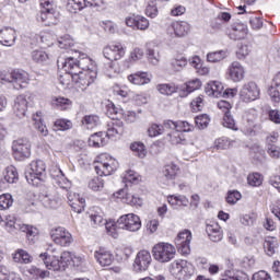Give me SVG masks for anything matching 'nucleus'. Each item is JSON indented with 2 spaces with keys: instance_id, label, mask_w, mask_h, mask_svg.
Returning <instances> with one entry per match:
<instances>
[{
  "instance_id": "f257e3e1",
  "label": "nucleus",
  "mask_w": 280,
  "mask_h": 280,
  "mask_svg": "<svg viewBox=\"0 0 280 280\" xmlns=\"http://www.w3.org/2000/svg\"><path fill=\"white\" fill-rule=\"evenodd\" d=\"M119 163L108 154H102L98 161L94 162V170L98 176H110L113 172H117Z\"/></svg>"
},
{
  "instance_id": "f03ea898",
  "label": "nucleus",
  "mask_w": 280,
  "mask_h": 280,
  "mask_svg": "<svg viewBox=\"0 0 280 280\" xmlns=\"http://www.w3.org/2000/svg\"><path fill=\"white\" fill-rule=\"evenodd\" d=\"M153 257L160 264H167L176 257V247L170 243H158L153 247Z\"/></svg>"
},
{
  "instance_id": "7ed1b4c3",
  "label": "nucleus",
  "mask_w": 280,
  "mask_h": 280,
  "mask_svg": "<svg viewBox=\"0 0 280 280\" xmlns=\"http://www.w3.org/2000/svg\"><path fill=\"white\" fill-rule=\"evenodd\" d=\"M115 226L130 231V233H137L141 229V219L135 213L124 214L117 220Z\"/></svg>"
},
{
  "instance_id": "20e7f679",
  "label": "nucleus",
  "mask_w": 280,
  "mask_h": 280,
  "mask_svg": "<svg viewBox=\"0 0 280 280\" xmlns=\"http://www.w3.org/2000/svg\"><path fill=\"white\" fill-rule=\"evenodd\" d=\"M12 152L15 161H25L32 155V144L30 140L20 138L12 143Z\"/></svg>"
},
{
  "instance_id": "39448f33",
  "label": "nucleus",
  "mask_w": 280,
  "mask_h": 280,
  "mask_svg": "<svg viewBox=\"0 0 280 280\" xmlns=\"http://www.w3.org/2000/svg\"><path fill=\"white\" fill-rule=\"evenodd\" d=\"M70 73L72 74L73 82L78 84L81 91H84L88 86H91V84H93L97 78V72L89 70L85 72L70 71Z\"/></svg>"
},
{
  "instance_id": "423d86ee",
  "label": "nucleus",
  "mask_w": 280,
  "mask_h": 280,
  "mask_svg": "<svg viewBox=\"0 0 280 280\" xmlns=\"http://www.w3.org/2000/svg\"><path fill=\"white\" fill-rule=\"evenodd\" d=\"M47 166L42 160L33 161L27 171L25 172V178L30 185H34L35 180H40V176H44Z\"/></svg>"
},
{
  "instance_id": "0eeeda50",
  "label": "nucleus",
  "mask_w": 280,
  "mask_h": 280,
  "mask_svg": "<svg viewBox=\"0 0 280 280\" xmlns=\"http://www.w3.org/2000/svg\"><path fill=\"white\" fill-rule=\"evenodd\" d=\"M242 102H255V100H259V95H261V92L259 90V86H257V83L254 81H249L245 83L238 93Z\"/></svg>"
},
{
  "instance_id": "6e6552de",
  "label": "nucleus",
  "mask_w": 280,
  "mask_h": 280,
  "mask_svg": "<svg viewBox=\"0 0 280 280\" xmlns=\"http://www.w3.org/2000/svg\"><path fill=\"white\" fill-rule=\"evenodd\" d=\"M86 65H91V59L83 58L75 61L73 57H69L65 60V62H62V68L66 69V71H69V73H71V71H81L82 73H86V71H93Z\"/></svg>"
},
{
  "instance_id": "1a4fd4ad",
  "label": "nucleus",
  "mask_w": 280,
  "mask_h": 280,
  "mask_svg": "<svg viewBox=\"0 0 280 280\" xmlns=\"http://www.w3.org/2000/svg\"><path fill=\"white\" fill-rule=\"evenodd\" d=\"M34 104V96L32 94H21L16 97L14 104L15 115L18 117H25L27 108Z\"/></svg>"
},
{
  "instance_id": "9d476101",
  "label": "nucleus",
  "mask_w": 280,
  "mask_h": 280,
  "mask_svg": "<svg viewBox=\"0 0 280 280\" xmlns=\"http://www.w3.org/2000/svg\"><path fill=\"white\" fill-rule=\"evenodd\" d=\"M104 58L110 60H121L126 56V49L120 43H113L104 47L103 49Z\"/></svg>"
},
{
  "instance_id": "9b49d317",
  "label": "nucleus",
  "mask_w": 280,
  "mask_h": 280,
  "mask_svg": "<svg viewBox=\"0 0 280 280\" xmlns=\"http://www.w3.org/2000/svg\"><path fill=\"white\" fill-rule=\"evenodd\" d=\"M40 202L46 209H58L62 202V197L56 190H48L39 195Z\"/></svg>"
},
{
  "instance_id": "f8f14e48",
  "label": "nucleus",
  "mask_w": 280,
  "mask_h": 280,
  "mask_svg": "<svg viewBox=\"0 0 280 280\" xmlns=\"http://www.w3.org/2000/svg\"><path fill=\"white\" fill-rule=\"evenodd\" d=\"M152 264V255L148 250H140L133 261L135 272H145Z\"/></svg>"
},
{
  "instance_id": "ddd939ff",
  "label": "nucleus",
  "mask_w": 280,
  "mask_h": 280,
  "mask_svg": "<svg viewBox=\"0 0 280 280\" xmlns=\"http://www.w3.org/2000/svg\"><path fill=\"white\" fill-rule=\"evenodd\" d=\"M189 23L187 22H173L166 30L170 38H183L189 34Z\"/></svg>"
},
{
  "instance_id": "4468645a",
  "label": "nucleus",
  "mask_w": 280,
  "mask_h": 280,
  "mask_svg": "<svg viewBox=\"0 0 280 280\" xmlns=\"http://www.w3.org/2000/svg\"><path fill=\"white\" fill-rule=\"evenodd\" d=\"M51 240L55 242V244H58V246H71L73 236L69 231H67V229L57 228L51 233Z\"/></svg>"
},
{
  "instance_id": "2eb2a0df",
  "label": "nucleus",
  "mask_w": 280,
  "mask_h": 280,
  "mask_svg": "<svg viewBox=\"0 0 280 280\" xmlns=\"http://www.w3.org/2000/svg\"><path fill=\"white\" fill-rule=\"evenodd\" d=\"M39 259H42L48 270H52L54 272H62L65 270L62 260L57 256H49V254L43 253L39 254Z\"/></svg>"
},
{
  "instance_id": "dca6fc26",
  "label": "nucleus",
  "mask_w": 280,
  "mask_h": 280,
  "mask_svg": "<svg viewBox=\"0 0 280 280\" xmlns=\"http://www.w3.org/2000/svg\"><path fill=\"white\" fill-rule=\"evenodd\" d=\"M30 83V73L24 70L11 71V84L14 89H25Z\"/></svg>"
},
{
  "instance_id": "f3484780",
  "label": "nucleus",
  "mask_w": 280,
  "mask_h": 280,
  "mask_svg": "<svg viewBox=\"0 0 280 280\" xmlns=\"http://www.w3.org/2000/svg\"><path fill=\"white\" fill-rule=\"evenodd\" d=\"M90 220H91V222H93L94 226H104L105 225L107 233H109V235H113L114 238L117 237V233H115V224L107 223L104 220V215L102 214V212L92 213L90 215Z\"/></svg>"
},
{
  "instance_id": "a211bd4d",
  "label": "nucleus",
  "mask_w": 280,
  "mask_h": 280,
  "mask_svg": "<svg viewBox=\"0 0 280 280\" xmlns=\"http://www.w3.org/2000/svg\"><path fill=\"white\" fill-rule=\"evenodd\" d=\"M68 202L74 213H82L86 207V200L84 197H81L79 194L69 192Z\"/></svg>"
},
{
  "instance_id": "6ab92c4d",
  "label": "nucleus",
  "mask_w": 280,
  "mask_h": 280,
  "mask_svg": "<svg viewBox=\"0 0 280 280\" xmlns=\"http://www.w3.org/2000/svg\"><path fill=\"white\" fill-rule=\"evenodd\" d=\"M16 43V31L12 27H4L0 30V45L4 47H13Z\"/></svg>"
},
{
  "instance_id": "aec40b11",
  "label": "nucleus",
  "mask_w": 280,
  "mask_h": 280,
  "mask_svg": "<svg viewBox=\"0 0 280 280\" xmlns=\"http://www.w3.org/2000/svg\"><path fill=\"white\" fill-rule=\"evenodd\" d=\"M244 67L242 63L234 61L228 69V75L232 82H242L244 80Z\"/></svg>"
},
{
  "instance_id": "412c9836",
  "label": "nucleus",
  "mask_w": 280,
  "mask_h": 280,
  "mask_svg": "<svg viewBox=\"0 0 280 280\" xmlns=\"http://www.w3.org/2000/svg\"><path fill=\"white\" fill-rule=\"evenodd\" d=\"M115 196L116 198H122V200L131 207H141V205H143V199H141V197L127 194L126 189L118 190Z\"/></svg>"
},
{
  "instance_id": "4be33fe9",
  "label": "nucleus",
  "mask_w": 280,
  "mask_h": 280,
  "mask_svg": "<svg viewBox=\"0 0 280 280\" xmlns=\"http://www.w3.org/2000/svg\"><path fill=\"white\" fill-rule=\"evenodd\" d=\"M207 95L212 97H222L224 93V85L220 81H210L205 89Z\"/></svg>"
},
{
  "instance_id": "5701e85b",
  "label": "nucleus",
  "mask_w": 280,
  "mask_h": 280,
  "mask_svg": "<svg viewBox=\"0 0 280 280\" xmlns=\"http://www.w3.org/2000/svg\"><path fill=\"white\" fill-rule=\"evenodd\" d=\"M206 233L208 234L211 242H222V228H220V224L212 223L206 225Z\"/></svg>"
},
{
  "instance_id": "b1692460",
  "label": "nucleus",
  "mask_w": 280,
  "mask_h": 280,
  "mask_svg": "<svg viewBox=\"0 0 280 280\" xmlns=\"http://www.w3.org/2000/svg\"><path fill=\"white\" fill-rule=\"evenodd\" d=\"M94 257L103 268L113 264V254H110V252L98 249L94 253Z\"/></svg>"
},
{
  "instance_id": "393cba45",
  "label": "nucleus",
  "mask_w": 280,
  "mask_h": 280,
  "mask_svg": "<svg viewBox=\"0 0 280 280\" xmlns=\"http://www.w3.org/2000/svg\"><path fill=\"white\" fill-rule=\"evenodd\" d=\"M124 135V121L121 120H114L112 124L108 125L106 137L108 139H113V137Z\"/></svg>"
},
{
  "instance_id": "a878e982",
  "label": "nucleus",
  "mask_w": 280,
  "mask_h": 280,
  "mask_svg": "<svg viewBox=\"0 0 280 280\" xmlns=\"http://www.w3.org/2000/svg\"><path fill=\"white\" fill-rule=\"evenodd\" d=\"M150 74L148 72H136L133 74L128 75V81L131 84H137L139 86L143 84H150Z\"/></svg>"
},
{
  "instance_id": "bb28decb",
  "label": "nucleus",
  "mask_w": 280,
  "mask_h": 280,
  "mask_svg": "<svg viewBox=\"0 0 280 280\" xmlns=\"http://www.w3.org/2000/svg\"><path fill=\"white\" fill-rule=\"evenodd\" d=\"M5 229L9 233L16 235V233H21L23 223L16 222L14 217L9 215L5 218Z\"/></svg>"
},
{
  "instance_id": "cd10ccee",
  "label": "nucleus",
  "mask_w": 280,
  "mask_h": 280,
  "mask_svg": "<svg viewBox=\"0 0 280 280\" xmlns=\"http://www.w3.org/2000/svg\"><path fill=\"white\" fill-rule=\"evenodd\" d=\"M247 28L243 24H236L233 26L232 31L229 34V37L232 40H242V38H246Z\"/></svg>"
},
{
  "instance_id": "c85d7f7f",
  "label": "nucleus",
  "mask_w": 280,
  "mask_h": 280,
  "mask_svg": "<svg viewBox=\"0 0 280 280\" xmlns=\"http://www.w3.org/2000/svg\"><path fill=\"white\" fill-rule=\"evenodd\" d=\"M170 67H171L172 71H174L175 73H178V72L183 71V69H185V67H187V58H185L183 56H177L176 58H173L171 60Z\"/></svg>"
},
{
  "instance_id": "c756f323",
  "label": "nucleus",
  "mask_w": 280,
  "mask_h": 280,
  "mask_svg": "<svg viewBox=\"0 0 280 280\" xmlns=\"http://www.w3.org/2000/svg\"><path fill=\"white\" fill-rule=\"evenodd\" d=\"M178 165L171 163L163 167L162 174L166 180H174L178 174Z\"/></svg>"
},
{
  "instance_id": "7c9ffc66",
  "label": "nucleus",
  "mask_w": 280,
  "mask_h": 280,
  "mask_svg": "<svg viewBox=\"0 0 280 280\" xmlns=\"http://www.w3.org/2000/svg\"><path fill=\"white\" fill-rule=\"evenodd\" d=\"M20 233H26V237L28 242H32L33 244L38 238V229H36L33 225H27L23 223L22 230H20Z\"/></svg>"
},
{
  "instance_id": "2f4dec72",
  "label": "nucleus",
  "mask_w": 280,
  "mask_h": 280,
  "mask_svg": "<svg viewBox=\"0 0 280 280\" xmlns=\"http://www.w3.org/2000/svg\"><path fill=\"white\" fill-rule=\"evenodd\" d=\"M4 180L10 184L19 182V171L13 165L8 166L3 173Z\"/></svg>"
},
{
  "instance_id": "473e14b6",
  "label": "nucleus",
  "mask_w": 280,
  "mask_h": 280,
  "mask_svg": "<svg viewBox=\"0 0 280 280\" xmlns=\"http://www.w3.org/2000/svg\"><path fill=\"white\" fill-rule=\"evenodd\" d=\"M277 246H279V243L276 237H267L264 243L265 253L272 257L277 250Z\"/></svg>"
},
{
  "instance_id": "72a5a7b5",
  "label": "nucleus",
  "mask_w": 280,
  "mask_h": 280,
  "mask_svg": "<svg viewBox=\"0 0 280 280\" xmlns=\"http://www.w3.org/2000/svg\"><path fill=\"white\" fill-rule=\"evenodd\" d=\"M91 148H102L106 145V140H104V132H96L89 138L88 141Z\"/></svg>"
},
{
  "instance_id": "f704fd0d",
  "label": "nucleus",
  "mask_w": 280,
  "mask_h": 280,
  "mask_svg": "<svg viewBox=\"0 0 280 280\" xmlns=\"http://www.w3.org/2000/svg\"><path fill=\"white\" fill-rule=\"evenodd\" d=\"M156 91H159L161 95H174V93L178 91V86L174 83H162L156 85Z\"/></svg>"
},
{
  "instance_id": "c9c22d12",
  "label": "nucleus",
  "mask_w": 280,
  "mask_h": 280,
  "mask_svg": "<svg viewBox=\"0 0 280 280\" xmlns=\"http://www.w3.org/2000/svg\"><path fill=\"white\" fill-rule=\"evenodd\" d=\"M229 56V50H218L207 55L208 62H222Z\"/></svg>"
},
{
  "instance_id": "e433bc0d",
  "label": "nucleus",
  "mask_w": 280,
  "mask_h": 280,
  "mask_svg": "<svg viewBox=\"0 0 280 280\" xmlns=\"http://www.w3.org/2000/svg\"><path fill=\"white\" fill-rule=\"evenodd\" d=\"M31 58L34 62H37V65H44V62L49 60V55L45 52V50H33Z\"/></svg>"
},
{
  "instance_id": "4c0bfd02",
  "label": "nucleus",
  "mask_w": 280,
  "mask_h": 280,
  "mask_svg": "<svg viewBox=\"0 0 280 280\" xmlns=\"http://www.w3.org/2000/svg\"><path fill=\"white\" fill-rule=\"evenodd\" d=\"M13 260L16 264H30L32 261V257L30 256V254L24 250V249H19L14 256H13Z\"/></svg>"
},
{
  "instance_id": "58836bf2",
  "label": "nucleus",
  "mask_w": 280,
  "mask_h": 280,
  "mask_svg": "<svg viewBox=\"0 0 280 280\" xmlns=\"http://www.w3.org/2000/svg\"><path fill=\"white\" fill-rule=\"evenodd\" d=\"M132 152H135L136 156H139V159H145L148 151L145 150V144L142 142H133L130 145Z\"/></svg>"
},
{
  "instance_id": "ea45409f",
  "label": "nucleus",
  "mask_w": 280,
  "mask_h": 280,
  "mask_svg": "<svg viewBox=\"0 0 280 280\" xmlns=\"http://www.w3.org/2000/svg\"><path fill=\"white\" fill-rule=\"evenodd\" d=\"M168 202L173 207L176 206V205H178V207H188L189 199L187 197L183 196V195L171 196V197H168Z\"/></svg>"
},
{
  "instance_id": "a19ab883",
  "label": "nucleus",
  "mask_w": 280,
  "mask_h": 280,
  "mask_svg": "<svg viewBox=\"0 0 280 280\" xmlns=\"http://www.w3.org/2000/svg\"><path fill=\"white\" fill-rule=\"evenodd\" d=\"M168 141L173 145H178V143H185V136L179 131H172L171 133H167Z\"/></svg>"
},
{
  "instance_id": "79ce46f5",
  "label": "nucleus",
  "mask_w": 280,
  "mask_h": 280,
  "mask_svg": "<svg viewBox=\"0 0 280 280\" xmlns=\"http://www.w3.org/2000/svg\"><path fill=\"white\" fill-rule=\"evenodd\" d=\"M233 145V141L229 138H219L214 141V148L217 150H229Z\"/></svg>"
},
{
  "instance_id": "37998d69",
  "label": "nucleus",
  "mask_w": 280,
  "mask_h": 280,
  "mask_svg": "<svg viewBox=\"0 0 280 280\" xmlns=\"http://www.w3.org/2000/svg\"><path fill=\"white\" fill-rule=\"evenodd\" d=\"M88 187L92 191H102L104 189V179L102 177H94L89 182Z\"/></svg>"
},
{
  "instance_id": "c03bdc74",
  "label": "nucleus",
  "mask_w": 280,
  "mask_h": 280,
  "mask_svg": "<svg viewBox=\"0 0 280 280\" xmlns=\"http://www.w3.org/2000/svg\"><path fill=\"white\" fill-rule=\"evenodd\" d=\"M171 273L177 279H183V260H176L171 265Z\"/></svg>"
},
{
  "instance_id": "a18cd8bd",
  "label": "nucleus",
  "mask_w": 280,
  "mask_h": 280,
  "mask_svg": "<svg viewBox=\"0 0 280 280\" xmlns=\"http://www.w3.org/2000/svg\"><path fill=\"white\" fill-rule=\"evenodd\" d=\"M72 102L69 98L66 97H56L52 101V105L57 106V108H60V110H67L69 106H71Z\"/></svg>"
},
{
  "instance_id": "49530a36",
  "label": "nucleus",
  "mask_w": 280,
  "mask_h": 280,
  "mask_svg": "<svg viewBox=\"0 0 280 280\" xmlns=\"http://www.w3.org/2000/svg\"><path fill=\"white\" fill-rule=\"evenodd\" d=\"M14 203V200L12 199V195L4 194L0 196V209L5 210L10 209V207Z\"/></svg>"
},
{
  "instance_id": "de8ad7c7",
  "label": "nucleus",
  "mask_w": 280,
  "mask_h": 280,
  "mask_svg": "<svg viewBox=\"0 0 280 280\" xmlns=\"http://www.w3.org/2000/svg\"><path fill=\"white\" fill-rule=\"evenodd\" d=\"M223 126L225 128H230L231 130H237V126L235 125V119L231 115V112H225L223 117Z\"/></svg>"
},
{
  "instance_id": "09e8293b",
  "label": "nucleus",
  "mask_w": 280,
  "mask_h": 280,
  "mask_svg": "<svg viewBox=\"0 0 280 280\" xmlns=\"http://www.w3.org/2000/svg\"><path fill=\"white\" fill-rule=\"evenodd\" d=\"M195 124L199 130H205L209 126V116L207 114H202L195 118Z\"/></svg>"
},
{
  "instance_id": "8fccbe9b",
  "label": "nucleus",
  "mask_w": 280,
  "mask_h": 280,
  "mask_svg": "<svg viewBox=\"0 0 280 280\" xmlns=\"http://www.w3.org/2000/svg\"><path fill=\"white\" fill-rule=\"evenodd\" d=\"M72 124L70 120L58 119L55 121L54 130H70L72 128Z\"/></svg>"
},
{
  "instance_id": "3c124183",
  "label": "nucleus",
  "mask_w": 280,
  "mask_h": 280,
  "mask_svg": "<svg viewBox=\"0 0 280 280\" xmlns=\"http://www.w3.org/2000/svg\"><path fill=\"white\" fill-rule=\"evenodd\" d=\"M58 44L61 49H68V47H73V38L70 35H63L58 38Z\"/></svg>"
},
{
  "instance_id": "603ef678",
  "label": "nucleus",
  "mask_w": 280,
  "mask_h": 280,
  "mask_svg": "<svg viewBox=\"0 0 280 280\" xmlns=\"http://www.w3.org/2000/svg\"><path fill=\"white\" fill-rule=\"evenodd\" d=\"M238 200H242V194L237 190H230L228 192L226 202L228 205H236Z\"/></svg>"
},
{
  "instance_id": "864d4df0",
  "label": "nucleus",
  "mask_w": 280,
  "mask_h": 280,
  "mask_svg": "<svg viewBox=\"0 0 280 280\" xmlns=\"http://www.w3.org/2000/svg\"><path fill=\"white\" fill-rule=\"evenodd\" d=\"M247 183L250 187H259L261 185V175L259 173H253L247 176Z\"/></svg>"
},
{
  "instance_id": "5fc2aeb1",
  "label": "nucleus",
  "mask_w": 280,
  "mask_h": 280,
  "mask_svg": "<svg viewBox=\"0 0 280 280\" xmlns=\"http://www.w3.org/2000/svg\"><path fill=\"white\" fill-rule=\"evenodd\" d=\"M119 114V109L117 108V106H115L113 104V102H109L107 105H106V115L107 117H109V119H117V115Z\"/></svg>"
},
{
  "instance_id": "6e6d98bb",
  "label": "nucleus",
  "mask_w": 280,
  "mask_h": 280,
  "mask_svg": "<svg viewBox=\"0 0 280 280\" xmlns=\"http://www.w3.org/2000/svg\"><path fill=\"white\" fill-rule=\"evenodd\" d=\"M194 273V267L190 262L187 260H183L182 262V279H185V277H191Z\"/></svg>"
},
{
  "instance_id": "4d7b16f0",
  "label": "nucleus",
  "mask_w": 280,
  "mask_h": 280,
  "mask_svg": "<svg viewBox=\"0 0 280 280\" xmlns=\"http://www.w3.org/2000/svg\"><path fill=\"white\" fill-rule=\"evenodd\" d=\"M147 16L154 19L159 14V9L156 8V1H151L148 3L145 9Z\"/></svg>"
},
{
  "instance_id": "13d9d810",
  "label": "nucleus",
  "mask_w": 280,
  "mask_h": 280,
  "mask_svg": "<svg viewBox=\"0 0 280 280\" xmlns=\"http://www.w3.org/2000/svg\"><path fill=\"white\" fill-rule=\"evenodd\" d=\"M148 59L150 60L151 65H159L161 60V55L159 54V50L149 48L148 49Z\"/></svg>"
},
{
  "instance_id": "bf43d9fd",
  "label": "nucleus",
  "mask_w": 280,
  "mask_h": 280,
  "mask_svg": "<svg viewBox=\"0 0 280 280\" xmlns=\"http://www.w3.org/2000/svg\"><path fill=\"white\" fill-rule=\"evenodd\" d=\"M184 242H191V232L189 230L180 232L175 238L176 244H183Z\"/></svg>"
},
{
  "instance_id": "052dcab7",
  "label": "nucleus",
  "mask_w": 280,
  "mask_h": 280,
  "mask_svg": "<svg viewBox=\"0 0 280 280\" xmlns=\"http://www.w3.org/2000/svg\"><path fill=\"white\" fill-rule=\"evenodd\" d=\"M249 24L252 30H261L264 27V20L257 15H252L249 18Z\"/></svg>"
},
{
  "instance_id": "680f3d73",
  "label": "nucleus",
  "mask_w": 280,
  "mask_h": 280,
  "mask_svg": "<svg viewBox=\"0 0 280 280\" xmlns=\"http://www.w3.org/2000/svg\"><path fill=\"white\" fill-rule=\"evenodd\" d=\"M148 27H150V21H148V19L144 16L137 15L136 30H141L144 32V30H148Z\"/></svg>"
},
{
  "instance_id": "e2e57ef3",
  "label": "nucleus",
  "mask_w": 280,
  "mask_h": 280,
  "mask_svg": "<svg viewBox=\"0 0 280 280\" xmlns=\"http://www.w3.org/2000/svg\"><path fill=\"white\" fill-rule=\"evenodd\" d=\"M42 11L47 12L49 16L54 14V4L51 0H40Z\"/></svg>"
},
{
  "instance_id": "0e129e2a",
  "label": "nucleus",
  "mask_w": 280,
  "mask_h": 280,
  "mask_svg": "<svg viewBox=\"0 0 280 280\" xmlns=\"http://www.w3.org/2000/svg\"><path fill=\"white\" fill-rule=\"evenodd\" d=\"M84 126H88V128H95L97 124H100V117L97 116H85L83 119Z\"/></svg>"
},
{
  "instance_id": "69168bd1",
  "label": "nucleus",
  "mask_w": 280,
  "mask_h": 280,
  "mask_svg": "<svg viewBox=\"0 0 280 280\" xmlns=\"http://www.w3.org/2000/svg\"><path fill=\"white\" fill-rule=\"evenodd\" d=\"M248 54H250V47L246 44L241 45L238 50L236 51V56L238 60H244V58H246Z\"/></svg>"
},
{
  "instance_id": "338daca9",
  "label": "nucleus",
  "mask_w": 280,
  "mask_h": 280,
  "mask_svg": "<svg viewBox=\"0 0 280 280\" xmlns=\"http://www.w3.org/2000/svg\"><path fill=\"white\" fill-rule=\"evenodd\" d=\"M162 133H163V127L156 124L151 125L148 129L149 137H159V135H162Z\"/></svg>"
},
{
  "instance_id": "774afa93",
  "label": "nucleus",
  "mask_w": 280,
  "mask_h": 280,
  "mask_svg": "<svg viewBox=\"0 0 280 280\" xmlns=\"http://www.w3.org/2000/svg\"><path fill=\"white\" fill-rule=\"evenodd\" d=\"M268 118L272 121V124L280 125V112H279V109H270L268 112Z\"/></svg>"
}]
</instances>
